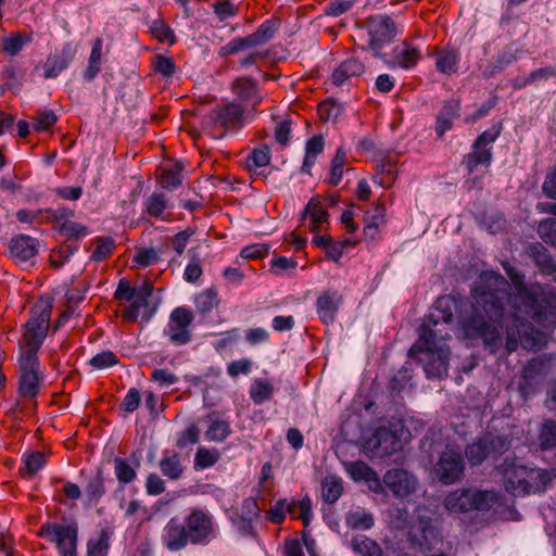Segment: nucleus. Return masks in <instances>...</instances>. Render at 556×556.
Here are the masks:
<instances>
[{"mask_svg":"<svg viewBox=\"0 0 556 556\" xmlns=\"http://www.w3.org/2000/svg\"><path fill=\"white\" fill-rule=\"evenodd\" d=\"M419 58V49L410 43L402 42L393 49L391 58L384 59V62L391 67L400 66L402 68H410L416 65Z\"/></svg>","mask_w":556,"mask_h":556,"instance_id":"nucleus-20","label":"nucleus"},{"mask_svg":"<svg viewBox=\"0 0 556 556\" xmlns=\"http://www.w3.org/2000/svg\"><path fill=\"white\" fill-rule=\"evenodd\" d=\"M252 362L249 358H240L228 364L227 372L231 377H236L240 374L248 375L251 371Z\"/></svg>","mask_w":556,"mask_h":556,"instance_id":"nucleus-61","label":"nucleus"},{"mask_svg":"<svg viewBox=\"0 0 556 556\" xmlns=\"http://www.w3.org/2000/svg\"><path fill=\"white\" fill-rule=\"evenodd\" d=\"M538 233L540 238L547 244L556 248V219L546 218L538 226Z\"/></svg>","mask_w":556,"mask_h":556,"instance_id":"nucleus-46","label":"nucleus"},{"mask_svg":"<svg viewBox=\"0 0 556 556\" xmlns=\"http://www.w3.org/2000/svg\"><path fill=\"white\" fill-rule=\"evenodd\" d=\"M538 444L541 450L556 448V421L545 420L539 432Z\"/></svg>","mask_w":556,"mask_h":556,"instance_id":"nucleus-37","label":"nucleus"},{"mask_svg":"<svg viewBox=\"0 0 556 556\" xmlns=\"http://www.w3.org/2000/svg\"><path fill=\"white\" fill-rule=\"evenodd\" d=\"M114 472L119 483L126 484L134 481L137 477L135 468H132L126 459L116 457L114 459Z\"/></svg>","mask_w":556,"mask_h":556,"instance_id":"nucleus-42","label":"nucleus"},{"mask_svg":"<svg viewBox=\"0 0 556 556\" xmlns=\"http://www.w3.org/2000/svg\"><path fill=\"white\" fill-rule=\"evenodd\" d=\"M110 535L106 530H101L97 539H90L87 543L88 556H106L110 546Z\"/></svg>","mask_w":556,"mask_h":556,"instance_id":"nucleus-41","label":"nucleus"},{"mask_svg":"<svg viewBox=\"0 0 556 556\" xmlns=\"http://www.w3.org/2000/svg\"><path fill=\"white\" fill-rule=\"evenodd\" d=\"M459 116V103L456 101H447L443 104L437 117L435 132L442 137L453 127V122Z\"/></svg>","mask_w":556,"mask_h":556,"instance_id":"nucleus-25","label":"nucleus"},{"mask_svg":"<svg viewBox=\"0 0 556 556\" xmlns=\"http://www.w3.org/2000/svg\"><path fill=\"white\" fill-rule=\"evenodd\" d=\"M25 472L28 476H34L46 464V456L40 452L31 453L26 456L25 460Z\"/></svg>","mask_w":556,"mask_h":556,"instance_id":"nucleus-54","label":"nucleus"},{"mask_svg":"<svg viewBox=\"0 0 556 556\" xmlns=\"http://www.w3.org/2000/svg\"><path fill=\"white\" fill-rule=\"evenodd\" d=\"M160 469L163 476L170 480H179L184 473L181 457L176 453L165 452L160 460Z\"/></svg>","mask_w":556,"mask_h":556,"instance_id":"nucleus-28","label":"nucleus"},{"mask_svg":"<svg viewBox=\"0 0 556 556\" xmlns=\"http://www.w3.org/2000/svg\"><path fill=\"white\" fill-rule=\"evenodd\" d=\"M154 70L164 77H170L175 72V64L172 59L156 55L154 61Z\"/></svg>","mask_w":556,"mask_h":556,"instance_id":"nucleus-60","label":"nucleus"},{"mask_svg":"<svg viewBox=\"0 0 556 556\" xmlns=\"http://www.w3.org/2000/svg\"><path fill=\"white\" fill-rule=\"evenodd\" d=\"M151 380L165 388L176 383L178 378L168 369H155L152 372Z\"/></svg>","mask_w":556,"mask_h":556,"instance_id":"nucleus-59","label":"nucleus"},{"mask_svg":"<svg viewBox=\"0 0 556 556\" xmlns=\"http://www.w3.org/2000/svg\"><path fill=\"white\" fill-rule=\"evenodd\" d=\"M342 303V296L337 291H325L316 301L317 314L324 324L333 323L339 306Z\"/></svg>","mask_w":556,"mask_h":556,"instance_id":"nucleus-19","label":"nucleus"},{"mask_svg":"<svg viewBox=\"0 0 556 556\" xmlns=\"http://www.w3.org/2000/svg\"><path fill=\"white\" fill-rule=\"evenodd\" d=\"M168 206V200L161 192H153L144 202L146 212L156 218H163L164 212Z\"/></svg>","mask_w":556,"mask_h":556,"instance_id":"nucleus-38","label":"nucleus"},{"mask_svg":"<svg viewBox=\"0 0 556 556\" xmlns=\"http://www.w3.org/2000/svg\"><path fill=\"white\" fill-rule=\"evenodd\" d=\"M542 363L539 359H532L523 369L522 381L519 386V392L523 400H529L539 393L543 381L540 374Z\"/></svg>","mask_w":556,"mask_h":556,"instance_id":"nucleus-15","label":"nucleus"},{"mask_svg":"<svg viewBox=\"0 0 556 556\" xmlns=\"http://www.w3.org/2000/svg\"><path fill=\"white\" fill-rule=\"evenodd\" d=\"M77 249V245H64L59 251H54L50 257L51 265L54 268H60L68 261Z\"/></svg>","mask_w":556,"mask_h":556,"instance_id":"nucleus-56","label":"nucleus"},{"mask_svg":"<svg viewBox=\"0 0 556 556\" xmlns=\"http://www.w3.org/2000/svg\"><path fill=\"white\" fill-rule=\"evenodd\" d=\"M51 312V303L40 300L34 305L31 316L26 324L18 358L21 370L18 391L23 397L34 399L39 393L41 379L37 352L46 338Z\"/></svg>","mask_w":556,"mask_h":556,"instance_id":"nucleus-2","label":"nucleus"},{"mask_svg":"<svg viewBox=\"0 0 556 556\" xmlns=\"http://www.w3.org/2000/svg\"><path fill=\"white\" fill-rule=\"evenodd\" d=\"M231 89L238 99L251 103L253 109H255L262 100L256 81L253 78L239 77L232 83Z\"/></svg>","mask_w":556,"mask_h":556,"instance_id":"nucleus-22","label":"nucleus"},{"mask_svg":"<svg viewBox=\"0 0 556 556\" xmlns=\"http://www.w3.org/2000/svg\"><path fill=\"white\" fill-rule=\"evenodd\" d=\"M140 401V392L132 388L125 395L123 402L121 403V408L127 413H132L138 408Z\"/></svg>","mask_w":556,"mask_h":556,"instance_id":"nucleus-62","label":"nucleus"},{"mask_svg":"<svg viewBox=\"0 0 556 556\" xmlns=\"http://www.w3.org/2000/svg\"><path fill=\"white\" fill-rule=\"evenodd\" d=\"M94 245L91 260L100 262L105 260L112 253L114 240L110 237H100L94 240Z\"/></svg>","mask_w":556,"mask_h":556,"instance_id":"nucleus-43","label":"nucleus"},{"mask_svg":"<svg viewBox=\"0 0 556 556\" xmlns=\"http://www.w3.org/2000/svg\"><path fill=\"white\" fill-rule=\"evenodd\" d=\"M153 285L150 280L146 279L140 286L134 287V298L131 302H135L141 306H147L150 296L153 293Z\"/></svg>","mask_w":556,"mask_h":556,"instance_id":"nucleus-50","label":"nucleus"},{"mask_svg":"<svg viewBox=\"0 0 556 556\" xmlns=\"http://www.w3.org/2000/svg\"><path fill=\"white\" fill-rule=\"evenodd\" d=\"M368 36V49L375 56L382 58V49L389 45L396 36V26L393 20L384 14L369 16L365 24Z\"/></svg>","mask_w":556,"mask_h":556,"instance_id":"nucleus-6","label":"nucleus"},{"mask_svg":"<svg viewBox=\"0 0 556 556\" xmlns=\"http://www.w3.org/2000/svg\"><path fill=\"white\" fill-rule=\"evenodd\" d=\"M182 166L178 163L166 165L162 168L159 184L163 189H175L181 185Z\"/></svg>","mask_w":556,"mask_h":556,"instance_id":"nucleus-33","label":"nucleus"},{"mask_svg":"<svg viewBox=\"0 0 556 556\" xmlns=\"http://www.w3.org/2000/svg\"><path fill=\"white\" fill-rule=\"evenodd\" d=\"M105 493L103 478L97 475L88 480L85 488L86 505H97Z\"/></svg>","mask_w":556,"mask_h":556,"instance_id":"nucleus-36","label":"nucleus"},{"mask_svg":"<svg viewBox=\"0 0 556 556\" xmlns=\"http://www.w3.org/2000/svg\"><path fill=\"white\" fill-rule=\"evenodd\" d=\"M261 508L254 497L243 501L241 508L232 517V522L243 534H250L253 530V522L258 519Z\"/></svg>","mask_w":556,"mask_h":556,"instance_id":"nucleus-18","label":"nucleus"},{"mask_svg":"<svg viewBox=\"0 0 556 556\" xmlns=\"http://www.w3.org/2000/svg\"><path fill=\"white\" fill-rule=\"evenodd\" d=\"M31 41V36L24 33H14L1 38L2 50L10 56L17 55L26 43Z\"/></svg>","mask_w":556,"mask_h":556,"instance_id":"nucleus-32","label":"nucleus"},{"mask_svg":"<svg viewBox=\"0 0 556 556\" xmlns=\"http://www.w3.org/2000/svg\"><path fill=\"white\" fill-rule=\"evenodd\" d=\"M217 304V292L213 289H207L195 298V306L200 313L211 312Z\"/></svg>","mask_w":556,"mask_h":556,"instance_id":"nucleus-44","label":"nucleus"},{"mask_svg":"<svg viewBox=\"0 0 556 556\" xmlns=\"http://www.w3.org/2000/svg\"><path fill=\"white\" fill-rule=\"evenodd\" d=\"M212 8L220 21L228 20L237 14L236 5L227 0L213 3Z\"/></svg>","mask_w":556,"mask_h":556,"instance_id":"nucleus-58","label":"nucleus"},{"mask_svg":"<svg viewBox=\"0 0 556 556\" xmlns=\"http://www.w3.org/2000/svg\"><path fill=\"white\" fill-rule=\"evenodd\" d=\"M353 7L351 0H331L325 7V14L329 16H340L349 12Z\"/></svg>","mask_w":556,"mask_h":556,"instance_id":"nucleus-57","label":"nucleus"},{"mask_svg":"<svg viewBox=\"0 0 556 556\" xmlns=\"http://www.w3.org/2000/svg\"><path fill=\"white\" fill-rule=\"evenodd\" d=\"M304 219H308V228L312 232H318L327 222L328 213L319 201L313 199L306 205Z\"/></svg>","mask_w":556,"mask_h":556,"instance_id":"nucleus-26","label":"nucleus"},{"mask_svg":"<svg viewBox=\"0 0 556 556\" xmlns=\"http://www.w3.org/2000/svg\"><path fill=\"white\" fill-rule=\"evenodd\" d=\"M193 321V314L190 309L180 306L175 308L164 328V336L173 345H185L191 341L192 333L190 326Z\"/></svg>","mask_w":556,"mask_h":556,"instance_id":"nucleus-14","label":"nucleus"},{"mask_svg":"<svg viewBox=\"0 0 556 556\" xmlns=\"http://www.w3.org/2000/svg\"><path fill=\"white\" fill-rule=\"evenodd\" d=\"M250 397L255 405H262L263 403L271 400L274 394V386L265 379H254L250 387Z\"/></svg>","mask_w":556,"mask_h":556,"instance_id":"nucleus-31","label":"nucleus"},{"mask_svg":"<svg viewBox=\"0 0 556 556\" xmlns=\"http://www.w3.org/2000/svg\"><path fill=\"white\" fill-rule=\"evenodd\" d=\"M210 426L205 432V438L213 442H223L231 433L230 422L216 415L208 416Z\"/></svg>","mask_w":556,"mask_h":556,"instance_id":"nucleus-30","label":"nucleus"},{"mask_svg":"<svg viewBox=\"0 0 556 556\" xmlns=\"http://www.w3.org/2000/svg\"><path fill=\"white\" fill-rule=\"evenodd\" d=\"M10 252L16 262H27L37 254L38 242L27 235L16 236L10 242Z\"/></svg>","mask_w":556,"mask_h":556,"instance_id":"nucleus-21","label":"nucleus"},{"mask_svg":"<svg viewBox=\"0 0 556 556\" xmlns=\"http://www.w3.org/2000/svg\"><path fill=\"white\" fill-rule=\"evenodd\" d=\"M219 457V452L216 448L199 446L194 456V467L200 469L210 468L218 462Z\"/></svg>","mask_w":556,"mask_h":556,"instance_id":"nucleus-40","label":"nucleus"},{"mask_svg":"<svg viewBox=\"0 0 556 556\" xmlns=\"http://www.w3.org/2000/svg\"><path fill=\"white\" fill-rule=\"evenodd\" d=\"M60 231L63 236L73 240H79L89 233L85 225L73 220L62 223Z\"/></svg>","mask_w":556,"mask_h":556,"instance_id":"nucleus-45","label":"nucleus"},{"mask_svg":"<svg viewBox=\"0 0 556 556\" xmlns=\"http://www.w3.org/2000/svg\"><path fill=\"white\" fill-rule=\"evenodd\" d=\"M321 490L324 500L332 504L337 502L342 494V480L333 476L327 477L321 483Z\"/></svg>","mask_w":556,"mask_h":556,"instance_id":"nucleus-39","label":"nucleus"},{"mask_svg":"<svg viewBox=\"0 0 556 556\" xmlns=\"http://www.w3.org/2000/svg\"><path fill=\"white\" fill-rule=\"evenodd\" d=\"M190 543L194 545H206L219 534V529L212 515L207 511L193 508L185 518Z\"/></svg>","mask_w":556,"mask_h":556,"instance_id":"nucleus-7","label":"nucleus"},{"mask_svg":"<svg viewBox=\"0 0 556 556\" xmlns=\"http://www.w3.org/2000/svg\"><path fill=\"white\" fill-rule=\"evenodd\" d=\"M134 261L140 266L147 267L156 263L159 255L153 249H141L136 253Z\"/></svg>","mask_w":556,"mask_h":556,"instance_id":"nucleus-63","label":"nucleus"},{"mask_svg":"<svg viewBox=\"0 0 556 556\" xmlns=\"http://www.w3.org/2000/svg\"><path fill=\"white\" fill-rule=\"evenodd\" d=\"M531 255L538 267L546 275L555 270V262L551 254L541 243H535L531 247Z\"/></svg>","mask_w":556,"mask_h":556,"instance_id":"nucleus-35","label":"nucleus"},{"mask_svg":"<svg viewBox=\"0 0 556 556\" xmlns=\"http://www.w3.org/2000/svg\"><path fill=\"white\" fill-rule=\"evenodd\" d=\"M350 477L356 482H365L375 493H382L383 486L377 472L364 462H352L345 464Z\"/></svg>","mask_w":556,"mask_h":556,"instance_id":"nucleus-16","label":"nucleus"},{"mask_svg":"<svg viewBox=\"0 0 556 556\" xmlns=\"http://www.w3.org/2000/svg\"><path fill=\"white\" fill-rule=\"evenodd\" d=\"M509 447L504 435L488 433L466 447V457L471 466H478L490 456L502 454Z\"/></svg>","mask_w":556,"mask_h":556,"instance_id":"nucleus-9","label":"nucleus"},{"mask_svg":"<svg viewBox=\"0 0 556 556\" xmlns=\"http://www.w3.org/2000/svg\"><path fill=\"white\" fill-rule=\"evenodd\" d=\"M269 339V332L262 327L251 328L245 332V340L251 345L265 343Z\"/></svg>","mask_w":556,"mask_h":556,"instance_id":"nucleus-64","label":"nucleus"},{"mask_svg":"<svg viewBox=\"0 0 556 556\" xmlns=\"http://www.w3.org/2000/svg\"><path fill=\"white\" fill-rule=\"evenodd\" d=\"M56 122V115L52 110H40L36 113L34 129L43 131L53 126Z\"/></svg>","mask_w":556,"mask_h":556,"instance_id":"nucleus-51","label":"nucleus"},{"mask_svg":"<svg viewBox=\"0 0 556 556\" xmlns=\"http://www.w3.org/2000/svg\"><path fill=\"white\" fill-rule=\"evenodd\" d=\"M118 363L117 356L112 351H102L101 353L96 354L90 361L89 364L94 369H105L112 367Z\"/></svg>","mask_w":556,"mask_h":556,"instance_id":"nucleus-49","label":"nucleus"},{"mask_svg":"<svg viewBox=\"0 0 556 556\" xmlns=\"http://www.w3.org/2000/svg\"><path fill=\"white\" fill-rule=\"evenodd\" d=\"M278 28V20H267L260 25L253 34L230 40L227 45L220 48L219 54L222 56H228L243 50L262 46L274 38Z\"/></svg>","mask_w":556,"mask_h":556,"instance_id":"nucleus-8","label":"nucleus"},{"mask_svg":"<svg viewBox=\"0 0 556 556\" xmlns=\"http://www.w3.org/2000/svg\"><path fill=\"white\" fill-rule=\"evenodd\" d=\"M68 65L64 63L59 55L55 53L49 55L46 62L42 64L43 68V77L45 78H55L62 71L67 68Z\"/></svg>","mask_w":556,"mask_h":556,"instance_id":"nucleus-48","label":"nucleus"},{"mask_svg":"<svg viewBox=\"0 0 556 556\" xmlns=\"http://www.w3.org/2000/svg\"><path fill=\"white\" fill-rule=\"evenodd\" d=\"M345 522L352 529L368 530L374 526V517L370 513L357 507L348 513Z\"/></svg>","mask_w":556,"mask_h":556,"instance_id":"nucleus-34","label":"nucleus"},{"mask_svg":"<svg viewBox=\"0 0 556 556\" xmlns=\"http://www.w3.org/2000/svg\"><path fill=\"white\" fill-rule=\"evenodd\" d=\"M492 157V148H481L472 143V151L464 156L463 165L469 175H473L478 166L489 168Z\"/></svg>","mask_w":556,"mask_h":556,"instance_id":"nucleus-24","label":"nucleus"},{"mask_svg":"<svg viewBox=\"0 0 556 556\" xmlns=\"http://www.w3.org/2000/svg\"><path fill=\"white\" fill-rule=\"evenodd\" d=\"M434 473L443 484H453L464 476V459L462 452L451 445L440 454L434 466Z\"/></svg>","mask_w":556,"mask_h":556,"instance_id":"nucleus-13","label":"nucleus"},{"mask_svg":"<svg viewBox=\"0 0 556 556\" xmlns=\"http://www.w3.org/2000/svg\"><path fill=\"white\" fill-rule=\"evenodd\" d=\"M162 540L164 545L172 552H177L190 543V538L185 523L177 519H170L163 530Z\"/></svg>","mask_w":556,"mask_h":556,"instance_id":"nucleus-17","label":"nucleus"},{"mask_svg":"<svg viewBox=\"0 0 556 556\" xmlns=\"http://www.w3.org/2000/svg\"><path fill=\"white\" fill-rule=\"evenodd\" d=\"M498 498V494L494 491H482L472 488L459 489L446 495L444 507L451 513L486 510L495 505Z\"/></svg>","mask_w":556,"mask_h":556,"instance_id":"nucleus-4","label":"nucleus"},{"mask_svg":"<svg viewBox=\"0 0 556 556\" xmlns=\"http://www.w3.org/2000/svg\"><path fill=\"white\" fill-rule=\"evenodd\" d=\"M383 490H389L399 500H408L419 489L418 478L403 468H392L384 472L381 480Z\"/></svg>","mask_w":556,"mask_h":556,"instance_id":"nucleus-11","label":"nucleus"},{"mask_svg":"<svg viewBox=\"0 0 556 556\" xmlns=\"http://www.w3.org/2000/svg\"><path fill=\"white\" fill-rule=\"evenodd\" d=\"M249 167H264L269 164L270 162V155H269V149L264 146L260 148H255L251 155L248 159Z\"/></svg>","mask_w":556,"mask_h":556,"instance_id":"nucleus-53","label":"nucleus"},{"mask_svg":"<svg viewBox=\"0 0 556 556\" xmlns=\"http://www.w3.org/2000/svg\"><path fill=\"white\" fill-rule=\"evenodd\" d=\"M325 139L321 135H315L307 140L305 144V157L302 165V172L309 174L316 162V157L323 153Z\"/></svg>","mask_w":556,"mask_h":556,"instance_id":"nucleus-29","label":"nucleus"},{"mask_svg":"<svg viewBox=\"0 0 556 556\" xmlns=\"http://www.w3.org/2000/svg\"><path fill=\"white\" fill-rule=\"evenodd\" d=\"M515 292H507L508 281L500 274L483 271L472 288V302L441 298L419 327V336L408 355L424 367L428 378L447 375L452 309L458 311L457 325L468 339L480 338L495 352L506 329L509 353L520 344L526 350H539L556 328V288L541 283L525 285V276L508 263L503 264Z\"/></svg>","mask_w":556,"mask_h":556,"instance_id":"nucleus-1","label":"nucleus"},{"mask_svg":"<svg viewBox=\"0 0 556 556\" xmlns=\"http://www.w3.org/2000/svg\"><path fill=\"white\" fill-rule=\"evenodd\" d=\"M402 448L401 439L395 431L379 427L364 443L365 453L371 458H384Z\"/></svg>","mask_w":556,"mask_h":556,"instance_id":"nucleus-12","label":"nucleus"},{"mask_svg":"<svg viewBox=\"0 0 556 556\" xmlns=\"http://www.w3.org/2000/svg\"><path fill=\"white\" fill-rule=\"evenodd\" d=\"M352 547L363 556H375L378 552L376 542L365 535H357L352 540Z\"/></svg>","mask_w":556,"mask_h":556,"instance_id":"nucleus-47","label":"nucleus"},{"mask_svg":"<svg viewBox=\"0 0 556 556\" xmlns=\"http://www.w3.org/2000/svg\"><path fill=\"white\" fill-rule=\"evenodd\" d=\"M459 60L457 51L451 49L440 50L435 54V68L445 75L455 74L458 70Z\"/></svg>","mask_w":556,"mask_h":556,"instance_id":"nucleus-27","label":"nucleus"},{"mask_svg":"<svg viewBox=\"0 0 556 556\" xmlns=\"http://www.w3.org/2000/svg\"><path fill=\"white\" fill-rule=\"evenodd\" d=\"M365 71L364 64L357 59L351 58L340 63L333 71L331 79L337 86H341L354 77H358Z\"/></svg>","mask_w":556,"mask_h":556,"instance_id":"nucleus-23","label":"nucleus"},{"mask_svg":"<svg viewBox=\"0 0 556 556\" xmlns=\"http://www.w3.org/2000/svg\"><path fill=\"white\" fill-rule=\"evenodd\" d=\"M292 506L286 500H280L268 510L267 518L274 523H281L287 511H291Z\"/></svg>","mask_w":556,"mask_h":556,"instance_id":"nucleus-55","label":"nucleus"},{"mask_svg":"<svg viewBox=\"0 0 556 556\" xmlns=\"http://www.w3.org/2000/svg\"><path fill=\"white\" fill-rule=\"evenodd\" d=\"M39 534L55 543L61 556H76L77 526L63 523H45Z\"/></svg>","mask_w":556,"mask_h":556,"instance_id":"nucleus-10","label":"nucleus"},{"mask_svg":"<svg viewBox=\"0 0 556 556\" xmlns=\"http://www.w3.org/2000/svg\"><path fill=\"white\" fill-rule=\"evenodd\" d=\"M200 430L195 425H191L181 431L177 438V446L185 448L189 445H193L199 441Z\"/></svg>","mask_w":556,"mask_h":556,"instance_id":"nucleus-52","label":"nucleus"},{"mask_svg":"<svg viewBox=\"0 0 556 556\" xmlns=\"http://www.w3.org/2000/svg\"><path fill=\"white\" fill-rule=\"evenodd\" d=\"M203 125L214 138H220L228 129L243 127L244 109L236 102H229L206 114L203 117Z\"/></svg>","mask_w":556,"mask_h":556,"instance_id":"nucleus-5","label":"nucleus"},{"mask_svg":"<svg viewBox=\"0 0 556 556\" xmlns=\"http://www.w3.org/2000/svg\"><path fill=\"white\" fill-rule=\"evenodd\" d=\"M555 477L554 471L513 464L504 471V488L514 496H525L545 491Z\"/></svg>","mask_w":556,"mask_h":556,"instance_id":"nucleus-3","label":"nucleus"}]
</instances>
